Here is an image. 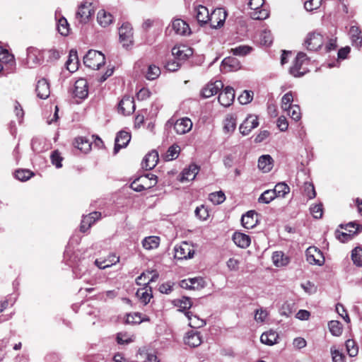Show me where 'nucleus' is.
<instances>
[{"instance_id": "obj_1", "label": "nucleus", "mask_w": 362, "mask_h": 362, "mask_svg": "<svg viewBox=\"0 0 362 362\" xmlns=\"http://www.w3.org/2000/svg\"><path fill=\"white\" fill-rule=\"evenodd\" d=\"M157 184V177L151 173L141 175L131 183V188L136 192L150 189Z\"/></svg>"}, {"instance_id": "obj_2", "label": "nucleus", "mask_w": 362, "mask_h": 362, "mask_svg": "<svg viewBox=\"0 0 362 362\" xmlns=\"http://www.w3.org/2000/svg\"><path fill=\"white\" fill-rule=\"evenodd\" d=\"M105 57L104 54L96 50H89L83 57L84 64L92 69L98 70L105 64Z\"/></svg>"}, {"instance_id": "obj_3", "label": "nucleus", "mask_w": 362, "mask_h": 362, "mask_svg": "<svg viewBox=\"0 0 362 362\" xmlns=\"http://www.w3.org/2000/svg\"><path fill=\"white\" fill-rule=\"evenodd\" d=\"M249 7L253 11L250 16L255 20H264L269 16V11L264 4V0H250Z\"/></svg>"}, {"instance_id": "obj_4", "label": "nucleus", "mask_w": 362, "mask_h": 362, "mask_svg": "<svg viewBox=\"0 0 362 362\" xmlns=\"http://www.w3.org/2000/svg\"><path fill=\"white\" fill-rule=\"evenodd\" d=\"M309 59L303 52H299L293 62V64L290 68V74L295 77H300L308 71V69L304 65L308 64Z\"/></svg>"}, {"instance_id": "obj_5", "label": "nucleus", "mask_w": 362, "mask_h": 362, "mask_svg": "<svg viewBox=\"0 0 362 362\" xmlns=\"http://www.w3.org/2000/svg\"><path fill=\"white\" fill-rule=\"evenodd\" d=\"M324 42V37L320 33L313 32L307 35L304 45L307 49L317 51L322 47Z\"/></svg>"}, {"instance_id": "obj_6", "label": "nucleus", "mask_w": 362, "mask_h": 362, "mask_svg": "<svg viewBox=\"0 0 362 362\" xmlns=\"http://www.w3.org/2000/svg\"><path fill=\"white\" fill-rule=\"evenodd\" d=\"M45 52L35 47L27 49L26 64L29 68H33L41 64L43 61Z\"/></svg>"}, {"instance_id": "obj_7", "label": "nucleus", "mask_w": 362, "mask_h": 362, "mask_svg": "<svg viewBox=\"0 0 362 362\" xmlns=\"http://www.w3.org/2000/svg\"><path fill=\"white\" fill-rule=\"evenodd\" d=\"M175 257L178 259H191L194 255V249L187 242H182L180 245L175 247Z\"/></svg>"}, {"instance_id": "obj_8", "label": "nucleus", "mask_w": 362, "mask_h": 362, "mask_svg": "<svg viewBox=\"0 0 362 362\" xmlns=\"http://www.w3.org/2000/svg\"><path fill=\"white\" fill-rule=\"evenodd\" d=\"M119 35L122 46L128 48L133 43V29L129 23H123L119 29Z\"/></svg>"}, {"instance_id": "obj_9", "label": "nucleus", "mask_w": 362, "mask_h": 362, "mask_svg": "<svg viewBox=\"0 0 362 362\" xmlns=\"http://www.w3.org/2000/svg\"><path fill=\"white\" fill-rule=\"evenodd\" d=\"M93 13L94 8L93 4L89 1H84L78 7L76 18L80 23H86Z\"/></svg>"}, {"instance_id": "obj_10", "label": "nucleus", "mask_w": 362, "mask_h": 362, "mask_svg": "<svg viewBox=\"0 0 362 362\" xmlns=\"http://www.w3.org/2000/svg\"><path fill=\"white\" fill-rule=\"evenodd\" d=\"M306 259L310 264L321 266L325 262L322 252L315 247H309L306 250Z\"/></svg>"}, {"instance_id": "obj_11", "label": "nucleus", "mask_w": 362, "mask_h": 362, "mask_svg": "<svg viewBox=\"0 0 362 362\" xmlns=\"http://www.w3.org/2000/svg\"><path fill=\"white\" fill-rule=\"evenodd\" d=\"M209 22L212 28H217L221 27L226 18V13L222 8H216L209 16Z\"/></svg>"}, {"instance_id": "obj_12", "label": "nucleus", "mask_w": 362, "mask_h": 362, "mask_svg": "<svg viewBox=\"0 0 362 362\" xmlns=\"http://www.w3.org/2000/svg\"><path fill=\"white\" fill-rule=\"evenodd\" d=\"M235 99V90L230 86H226L218 95V102L223 107L231 105Z\"/></svg>"}, {"instance_id": "obj_13", "label": "nucleus", "mask_w": 362, "mask_h": 362, "mask_svg": "<svg viewBox=\"0 0 362 362\" xmlns=\"http://www.w3.org/2000/svg\"><path fill=\"white\" fill-rule=\"evenodd\" d=\"M73 93L75 98L85 99L88 94V85L87 81L84 78H79L77 80L74 84Z\"/></svg>"}, {"instance_id": "obj_14", "label": "nucleus", "mask_w": 362, "mask_h": 362, "mask_svg": "<svg viewBox=\"0 0 362 362\" xmlns=\"http://www.w3.org/2000/svg\"><path fill=\"white\" fill-rule=\"evenodd\" d=\"M259 125L258 118L256 115H249L240 124V132L243 135H247Z\"/></svg>"}, {"instance_id": "obj_15", "label": "nucleus", "mask_w": 362, "mask_h": 362, "mask_svg": "<svg viewBox=\"0 0 362 362\" xmlns=\"http://www.w3.org/2000/svg\"><path fill=\"white\" fill-rule=\"evenodd\" d=\"M240 68V62L236 58L232 57L225 58L221 64V71L224 73L235 71Z\"/></svg>"}, {"instance_id": "obj_16", "label": "nucleus", "mask_w": 362, "mask_h": 362, "mask_svg": "<svg viewBox=\"0 0 362 362\" xmlns=\"http://www.w3.org/2000/svg\"><path fill=\"white\" fill-rule=\"evenodd\" d=\"M223 87V84L221 81L209 83L202 88L201 94L203 98H208L216 95Z\"/></svg>"}, {"instance_id": "obj_17", "label": "nucleus", "mask_w": 362, "mask_h": 362, "mask_svg": "<svg viewBox=\"0 0 362 362\" xmlns=\"http://www.w3.org/2000/svg\"><path fill=\"white\" fill-rule=\"evenodd\" d=\"M172 54L178 60H186L193 54V51L186 45H177L173 47Z\"/></svg>"}, {"instance_id": "obj_18", "label": "nucleus", "mask_w": 362, "mask_h": 362, "mask_svg": "<svg viewBox=\"0 0 362 362\" xmlns=\"http://www.w3.org/2000/svg\"><path fill=\"white\" fill-rule=\"evenodd\" d=\"M192 128V122L190 119L183 117L177 119L174 124V129L178 134H185Z\"/></svg>"}, {"instance_id": "obj_19", "label": "nucleus", "mask_w": 362, "mask_h": 362, "mask_svg": "<svg viewBox=\"0 0 362 362\" xmlns=\"http://www.w3.org/2000/svg\"><path fill=\"white\" fill-rule=\"evenodd\" d=\"M130 134L124 131L119 132L115 138V144L114 148V153L116 154L122 148L127 146L130 141Z\"/></svg>"}, {"instance_id": "obj_20", "label": "nucleus", "mask_w": 362, "mask_h": 362, "mask_svg": "<svg viewBox=\"0 0 362 362\" xmlns=\"http://www.w3.org/2000/svg\"><path fill=\"white\" fill-rule=\"evenodd\" d=\"M119 110L123 115H130L135 110L134 98L130 96H124L119 103Z\"/></svg>"}, {"instance_id": "obj_21", "label": "nucleus", "mask_w": 362, "mask_h": 362, "mask_svg": "<svg viewBox=\"0 0 362 362\" xmlns=\"http://www.w3.org/2000/svg\"><path fill=\"white\" fill-rule=\"evenodd\" d=\"M258 214L255 211H249L241 218L242 225L247 229L253 228L258 223Z\"/></svg>"}, {"instance_id": "obj_22", "label": "nucleus", "mask_w": 362, "mask_h": 362, "mask_svg": "<svg viewBox=\"0 0 362 362\" xmlns=\"http://www.w3.org/2000/svg\"><path fill=\"white\" fill-rule=\"evenodd\" d=\"M35 91L39 98L47 99L50 95L49 83L45 78L39 80L36 85Z\"/></svg>"}, {"instance_id": "obj_23", "label": "nucleus", "mask_w": 362, "mask_h": 362, "mask_svg": "<svg viewBox=\"0 0 362 362\" xmlns=\"http://www.w3.org/2000/svg\"><path fill=\"white\" fill-rule=\"evenodd\" d=\"M158 278V274L155 271H146L143 272L136 279V282L140 286H146L150 282L155 281Z\"/></svg>"}, {"instance_id": "obj_24", "label": "nucleus", "mask_w": 362, "mask_h": 362, "mask_svg": "<svg viewBox=\"0 0 362 362\" xmlns=\"http://www.w3.org/2000/svg\"><path fill=\"white\" fill-rule=\"evenodd\" d=\"M199 171V167L195 164H191L188 168H185L181 174V182L192 181L194 180Z\"/></svg>"}, {"instance_id": "obj_25", "label": "nucleus", "mask_w": 362, "mask_h": 362, "mask_svg": "<svg viewBox=\"0 0 362 362\" xmlns=\"http://www.w3.org/2000/svg\"><path fill=\"white\" fill-rule=\"evenodd\" d=\"M158 153L156 151H152L144 157L142 161V166L146 170L153 169L158 162Z\"/></svg>"}, {"instance_id": "obj_26", "label": "nucleus", "mask_w": 362, "mask_h": 362, "mask_svg": "<svg viewBox=\"0 0 362 362\" xmlns=\"http://www.w3.org/2000/svg\"><path fill=\"white\" fill-rule=\"evenodd\" d=\"M100 213L94 211L83 216L81 223V231L86 232L95 221L100 218Z\"/></svg>"}, {"instance_id": "obj_27", "label": "nucleus", "mask_w": 362, "mask_h": 362, "mask_svg": "<svg viewBox=\"0 0 362 362\" xmlns=\"http://www.w3.org/2000/svg\"><path fill=\"white\" fill-rule=\"evenodd\" d=\"M349 34L352 45L359 49L362 46V33L360 28L353 25L350 28Z\"/></svg>"}, {"instance_id": "obj_28", "label": "nucleus", "mask_w": 362, "mask_h": 362, "mask_svg": "<svg viewBox=\"0 0 362 362\" xmlns=\"http://www.w3.org/2000/svg\"><path fill=\"white\" fill-rule=\"evenodd\" d=\"M274 166V160L270 155H262L258 160V168L263 173H269Z\"/></svg>"}, {"instance_id": "obj_29", "label": "nucleus", "mask_w": 362, "mask_h": 362, "mask_svg": "<svg viewBox=\"0 0 362 362\" xmlns=\"http://www.w3.org/2000/svg\"><path fill=\"white\" fill-rule=\"evenodd\" d=\"M233 240L238 247L241 248H247L251 243L250 237L248 235L240 232L234 233Z\"/></svg>"}, {"instance_id": "obj_30", "label": "nucleus", "mask_w": 362, "mask_h": 362, "mask_svg": "<svg viewBox=\"0 0 362 362\" xmlns=\"http://www.w3.org/2000/svg\"><path fill=\"white\" fill-rule=\"evenodd\" d=\"M185 343L191 347H197L202 343L200 333L197 331H189L185 337Z\"/></svg>"}, {"instance_id": "obj_31", "label": "nucleus", "mask_w": 362, "mask_h": 362, "mask_svg": "<svg viewBox=\"0 0 362 362\" xmlns=\"http://www.w3.org/2000/svg\"><path fill=\"white\" fill-rule=\"evenodd\" d=\"M172 28L175 33L181 35L190 34V28L184 21L181 19H175L172 23Z\"/></svg>"}, {"instance_id": "obj_32", "label": "nucleus", "mask_w": 362, "mask_h": 362, "mask_svg": "<svg viewBox=\"0 0 362 362\" xmlns=\"http://www.w3.org/2000/svg\"><path fill=\"white\" fill-rule=\"evenodd\" d=\"M136 294L139 300L144 305L148 304L153 297L151 288L147 285L138 289Z\"/></svg>"}, {"instance_id": "obj_33", "label": "nucleus", "mask_w": 362, "mask_h": 362, "mask_svg": "<svg viewBox=\"0 0 362 362\" xmlns=\"http://www.w3.org/2000/svg\"><path fill=\"white\" fill-rule=\"evenodd\" d=\"M66 69L71 73L75 72L78 68V59L77 52L71 50L69 52V58L66 62Z\"/></svg>"}, {"instance_id": "obj_34", "label": "nucleus", "mask_w": 362, "mask_h": 362, "mask_svg": "<svg viewBox=\"0 0 362 362\" xmlns=\"http://www.w3.org/2000/svg\"><path fill=\"white\" fill-rule=\"evenodd\" d=\"M278 339L279 334L272 330L264 332L260 337L261 342L269 346L276 344Z\"/></svg>"}, {"instance_id": "obj_35", "label": "nucleus", "mask_w": 362, "mask_h": 362, "mask_svg": "<svg viewBox=\"0 0 362 362\" xmlns=\"http://www.w3.org/2000/svg\"><path fill=\"white\" fill-rule=\"evenodd\" d=\"M272 261L276 267H284L289 263V258L282 252H274L272 255Z\"/></svg>"}, {"instance_id": "obj_36", "label": "nucleus", "mask_w": 362, "mask_h": 362, "mask_svg": "<svg viewBox=\"0 0 362 362\" xmlns=\"http://www.w3.org/2000/svg\"><path fill=\"white\" fill-rule=\"evenodd\" d=\"M112 16L105 10H100L98 13L97 21L102 27H107L112 23Z\"/></svg>"}, {"instance_id": "obj_37", "label": "nucleus", "mask_w": 362, "mask_h": 362, "mask_svg": "<svg viewBox=\"0 0 362 362\" xmlns=\"http://www.w3.org/2000/svg\"><path fill=\"white\" fill-rule=\"evenodd\" d=\"M159 245L160 238L158 236H148L142 241L144 248L148 250L156 249Z\"/></svg>"}, {"instance_id": "obj_38", "label": "nucleus", "mask_w": 362, "mask_h": 362, "mask_svg": "<svg viewBox=\"0 0 362 362\" xmlns=\"http://www.w3.org/2000/svg\"><path fill=\"white\" fill-rule=\"evenodd\" d=\"M210 14L206 7L199 6L197 8L196 18L199 23H206L209 22Z\"/></svg>"}, {"instance_id": "obj_39", "label": "nucleus", "mask_w": 362, "mask_h": 362, "mask_svg": "<svg viewBox=\"0 0 362 362\" xmlns=\"http://www.w3.org/2000/svg\"><path fill=\"white\" fill-rule=\"evenodd\" d=\"M185 315L189 320V325L192 327L199 328L204 326L206 324L204 320L197 315H192L190 312L185 313Z\"/></svg>"}, {"instance_id": "obj_40", "label": "nucleus", "mask_w": 362, "mask_h": 362, "mask_svg": "<svg viewBox=\"0 0 362 362\" xmlns=\"http://www.w3.org/2000/svg\"><path fill=\"white\" fill-rule=\"evenodd\" d=\"M276 197H284L290 192V187L284 182L276 184L272 189Z\"/></svg>"}, {"instance_id": "obj_41", "label": "nucleus", "mask_w": 362, "mask_h": 362, "mask_svg": "<svg viewBox=\"0 0 362 362\" xmlns=\"http://www.w3.org/2000/svg\"><path fill=\"white\" fill-rule=\"evenodd\" d=\"M75 146L84 153H87L90 149V142L84 137L76 139Z\"/></svg>"}, {"instance_id": "obj_42", "label": "nucleus", "mask_w": 362, "mask_h": 362, "mask_svg": "<svg viewBox=\"0 0 362 362\" xmlns=\"http://www.w3.org/2000/svg\"><path fill=\"white\" fill-rule=\"evenodd\" d=\"M175 305L179 308V311H185L192 306V302L189 298L182 297L180 299H177L175 301Z\"/></svg>"}, {"instance_id": "obj_43", "label": "nucleus", "mask_w": 362, "mask_h": 362, "mask_svg": "<svg viewBox=\"0 0 362 362\" xmlns=\"http://www.w3.org/2000/svg\"><path fill=\"white\" fill-rule=\"evenodd\" d=\"M148 319L144 318L141 317V314L139 313H134L127 315L126 322L128 324H140L143 321H148Z\"/></svg>"}, {"instance_id": "obj_44", "label": "nucleus", "mask_w": 362, "mask_h": 362, "mask_svg": "<svg viewBox=\"0 0 362 362\" xmlns=\"http://www.w3.org/2000/svg\"><path fill=\"white\" fill-rule=\"evenodd\" d=\"M276 197L275 193L272 189H267L264 191L258 198V202L263 204H269Z\"/></svg>"}, {"instance_id": "obj_45", "label": "nucleus", "mask_w": 362, "mask_h": 362, "mask_svg": "<svg viewBox=\"0 0 362 362\" xmlns=\"http://www.w3.org/2000/svg\"><path fill=\"white\" fill-rule=\"evenodd\" d=\"M0 62L4 64H14V57L8 50L0 47Z\"/></svg>"}, {"instance_id": "obj_46", "label": "nucleus", "mask_w": 362, "mask_h": 362, "mask_svg": "<svg viewBox=\"0 0 362 362\" xmlns=\"http://www.w3.org/2000/svg\"><path fill=\"white\" fill-rule=\"evenodd\" d=\"M329 329L332 334L339 337L342 333V326L337 320H332L328 324Z\"/></svg>"}, {"instance_id": "obj_47", "label": "nucleus", "mask_w": 362, "mask_h": 362, "mask_svg": "<svg viewBox=\"0 0 362 362\" xmlns=\"http://www.w3.org/2000/svg\"><path fill=\"white\" fill-rule=\"evenodd\" d=\"M236 127V118L233 115H228L224 120V129L227 132H232Z\"/></svg>"}, {"instance_id": "obj_48", "label": "nucleus", "mask_w": 362, "mask_h": 362, "mask_svg": "<svg viewBox=\"0 0 362 362\" xmlns=\"http://www.w3.org/2000/svg\"><path fill=\"white\" fill-rule=\"evenodd\" d=\"M252 50V47H250L248 45H240L238 47L231 49V52L234 55L243 57L250 53Z\"/></svg>"}, {"instance_id": "obj_49", "label": "nucleus", "mask_w": 362, "mask_h": 362, "mask_svg": "<svg viewBox=\"0 0 362 362\" xmlns=\"http://www.w3.org/2000/svg\"><path fill=\"white\" fill-rule=\"evenodd\" d=\"M351 259L358 267L362 266V248L356 247L351 252Z\"/></svg>"}, {"instance_id": "obj_50", "label": "nucleus", "mask_w": 362, "mask_h": 362, "mask_svg": "<svg viewBox=\"0 0 362 362\" xmlns=\"http://www.w3.org/2000/svg\"><path fill=\"white\" fill-rule=\"evenodd\" d=\"M209 199L214 204H220L226 199V196L222 191L209 194Z\"/></svg>"}, {"instance_id": "obj_51", "label": "nucleus", "mask_w": 362, "mask_h": 362, "mask_svg": "<svg viewBox=\"0 0 362 362\" xmlns=\"http://www.w3.org/2000/svg\"><path fill=\"white\" fill-rule=\"evenodd\" d=\"M180 148L177 145H173L169 147L166 155L165 159L167 160H173L177 158L180 154Z\"/></svg>"}, {"instance_id": "obj_52", "label": "nucleus", "mask_w": 362, "mask_h": 362, "mask_svg": "<svg viewBox=\"0 0 362 362\" xmlns=\"http://www.w3.org/2000/svg\"><path fill=\"white\" fill-rule=\"evenodd\" d=\"M160 74V70L158 66L150 65L148 68L146 77L148 80H154L159 76Z\"/></svg>"}, {"instance_id": "obj_53", "label": "nucleus", "mask_w": 362, "mask_h": 362, "mask_svg": "<svg viewBox=\"0 0 362 362\" xmlns=\"http://www.w3.org/2000/svg\"><path fill=\"white\" fill-rule=\"evenodd\" d=\"M33 175V173L30 170L25 169L18 170L15 173V177H16V179L23 182L27 181Z\"/></svg>"}, {"instance_id": "obj_54", "label": "nucleus", "mask_w": 362, "mask_h": 362, "mask_svg": "<svg viewBox=\"0 0 362 362\" xmlns=\"http://www.w3.org/2000/svg\"><path fill=\"white\" fill-rule=\"evenodd\" d=\"M303 193L309 199H313L316 196L314 185L309 182H306L303 185Z\"/></svg>"}, {"instance_id": "obj_55", "label": "nucleus", "mask_w": 362, "mask_h": 362, "mask_svg": "<svg viewBox=\"0 0 362 362\" xmlns=\"http://www.w3.org/2000/svg\"><path fill=\"white\" fill-rule=\"evenodd\" d=\"M57 29L59 33L64 36L69 34V24L66 18H62L58 21Z\"/></svg>"}, {"instance_id": "obj_56", "label": "nucleus", "mask_w": 362, "mask_h": 362, "mask_svg": "<svg viewBox=\"0 0 362 362\" xmlns=\"http://www.w3.org/2000/svg\"><path fill=\"white\" fill-rule=\"evenodd\" d=\"M293 100V96L291 92L286 93L281 98V108L284 111L288 110L289 107L292 105L291 103Z\"/></svg>"}, {"instance_id": "obj_57", "label": "nucleus", "mask_w": 362, "mask_h": 362, "mask_svg": "<svg viewBox=\"0 0 362 362\" xmlns=\"http://www.w3.org/2000/svg\"><path fill=\"white\" fill-rule=\"evenodd\" d=\"M346 351L348 352V354L351 357L356 356L358 354V346H356V344L354 340L348 339L346 341Z\"/></svg>"}, {"instance_id": "obj_58", "label": "nucleus", "mask_w": 362, "mask_h": 362, "mask_svg": "<svg viewBox=\"0 0 362 362\" xmlns=\"http://www.w3.org/2000/svg\"><path fill=\"white\" fill-rule=\"evenodd\" d=\"M253 98V92L250 90H244L243 93L238 98L239 103L242 105L250 103Z\"/></svg>"}, {"instance_id": "obj_59", "label": "nucleus", "mask_w": 362, "mask_h": 362, "mask_svg": "<svg viewBox=\"0 0 362 362\" xmlns=\"http://www.w3.org/2000/svg\"><path fill=\"white\" fill-rule=\"evenodd\" d=\"M288 115H291V118L295 121H298L301 118V113L298 105H292L288 110Z\"/></svg>"}, {"instance_id": "obj_60", "label": "nucleus", "mask_w": 362, "mask_h": 362, "mask_svg": "<svg viewBox=\"0 0 362 362\" xmlns=\"http://www.w3.org/2000/svg\"><path fill=\"white\" fill-rule=\"evenodd\" d=\"M195 215L201 220H206L209 217V211L204 205L197 206L195 209Z\"/></svg>"}, {"instance_id": "obj_61", "label": "nucleus", "mask_w": 362, "mask_h": 362, "mask_svg": "<svg viewBox=\"0 0 362 362\" xmlns=\"http://www.w3.org/2000/svg\"><path fill=\"white\" fill-rule=\"evenodd\" d=\"M322 0H308L304 4V7L307 11H312L317 9L322 4Z\"/></svg>"}, {"instance_id": "obj_62", "label": "nucleus", "mask_w": 362, "mask_h": 362, "mask_svg": "<svg viewBox=\"0 0 362 362\" xmlns=\"http://www.w3.org/2000/svg\"><path fill=\"white\" fill-rule=\"evenodd\" d=\"M63 158L61 156L60 153L58 151H54L52 152L51 155V160L52 163L56 166V168H59L62 166V161Z\"/></svg>"}, {"instance_id": "obj_63", "label": "nucleus", "mask_w": 362, "mask_h": 362, "mask_svg": "<svg viewBox=\"0 0 362 362\" xmlns=\"http://www.w3.org/2000/svg\"><path fill=\"white\" fill-rule=\"evenodd\" d=\"M310 213L315 218H320L322 216V204H319L310 207Z\"/></svg>"}, {"instance_id": "obj_64", "label": "nucleus", "mask_w": 362, "mask_h": 362, "mask_svg": "<svg viewBox=\"0 0 362 362\" xmlns=\"http://www.w3.org/2000/svg\"><path fill=\"white\" fill-rule=\"evenodd\" d=\"M268 316V312L265 309H258L255 312V320L258 322H263Z\"/></svg>"}]
</instances>
